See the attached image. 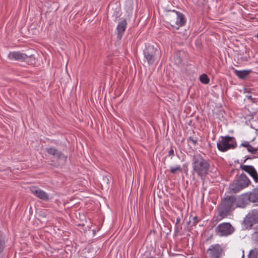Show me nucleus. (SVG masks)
<instances>
[{"instance_id": "nucleus-1", "label": "nucleus", "mask_w": 258, "mask_h": 258, "mask_svg": "<svg viewBox=\"0 0 258 258\" xmlns=\"http://www.w3.org/2000/svg\"><path fill=\"white\" fill-rule=\"evenodd\" d=\"M192 167L194 172L198 176L202 177L207 175L209 171L210 164L200 154L194 156L192 162Z\"/></svg>"}, {"instance_id": "nucleus-2", "label": "nucleus", "mask_w": 258, "mask_h": 258, "mask_svg": "<svg viewBox=\"0 0 258 258\" xmlns=\"http://www.w3.org/2000/svg\"><path fill=\"white\" fill-rule=\"evenodd\" d=\"M235 201L236 198L234 196H227L221 201L218 209L219 220L226 217L235 209Z\"/></svg>"}, {"instance_id": "nucleus-3", "label": "nucleus", "mask_w": 258, "mask_h": 258, "mask_svg": "<svg viewBox=\"0 0 258 258\" xmlns=\"http://www.w3.org/2000/svg\"><path fill=\"white\" fill-rule=\"evenodd\" d=\"M237 147L236 139L233 137L228 136H221L220 140L217 143V147L219 151L225 152L229 150L234 149Z\"/></svg>"}, {"instance_id": "nucleus-4", "label": "nucleus", "mask_w": 258, "mask_h": 258, "mask_svg": "<svg viewBox=\"0 0 258 258\" xmlns=\"http://www.w3.org/2000/svg\"><path fill=\"white\" fill-rule=\"evenodd\" d=\"M258 202V187L255 188L252 191L245 193L242 195L236 205L237 207L244 208L249 202L256 203Z\"/></svg>"}, {"instance_id": "nucleus-5", "label": "nucleus", "mask_w": 258, "mask_h": 258, "mask_svg": "<svg viewBox=\"0 0 258 258\" xmlns=\"http://www.w3.org/2000/svg\"><path fill=\"white\" fill-rule=\"evenodd\" d=\"M167 18L170 25L176 29L184 26L186 22L184 16L180 12L175 11H173V14L169 15Z\"/></svg>"}, {"instance_id": "nucleus-6", "label": "nucleus", "mask_w": 258, "mask_h": 258, "mask_svg": "<svg viewBox=\"0 0 258 258\" xmlns=\"http://www.w3.org/2000/svg\"><path fill=\"white\" fill-rule=\"evenodd\" d=\"M250 181L244 174H241L236 182L230 185V188L232 192L236 193L247 187Z\"/></svg>"}, {"instance_id": "nucleus-7", "label": "nucleus", "mask_w": 258, "mask_h": 258, "mask_svg": "<svg viewBox=\"0 0 258 258\" xmlns=\"http://www.w3.org/2000/svg\"><path fill=\"white\" fill-rule=\"evenodd\" d=\"M144 57L147 59L149 64H153L156 57L159 55L158 49L154 46L149 45L147 46L144 50Z\"/></svg>"}, {"instance_id": "nucleus-8", "label": "nucleus", "mask_w": 258, "mask_h": 258, "mask_svg": "<svg viewBox=\"0 0 258 258\" xmlns=\"http://www.w3.org/2000/svg\"><path fill=\"white\" fill-rule=\"evenodd\" d=\"M215 231L220 236H226L232 234L234 229L229 223L224 222L219 224L215 228Z\"/></svg>"}, {"instance_id": "nucleus-9", "label": "nucleus", "mask_w": 258, "mask_h": 258, "mask_svg": "<svg viewBox=\"0 0 258 258\" xmlns=\"http://www.w3.org/2000/svg\"><path fill=\"white\" fill-rule=\"evenodd\" d=\"M222 249L218 244L211 245L207 251V258H220L222 254Z\"/></svg>"}, {"instance_id": "nucleus-10", "label": "nucleus", "mask_w": 258, "mask_h": 258, "mask_svg": "<svg viewBox=\"0 0 258 258\" xmlns=\"http://www.w3.org/2000/svg\"><path fill=\"white\" fill-rule=\"evenodd\" d=\"M258 222V211L252 210L246 216L244 223L247 227H251L253 224Z\"/></svg>"}, {"instance_id": "nucleus-11", "label": "nucleus", "mask_w": 258, "mask_h": 258, "mask_svg": "<svg viewBox=\"0 0 258 258\" xmlns=\"http://www.w3.org/2000/svg\"><path fill=\"white\" fill-rule=\"evenodd\" d=\"M30 190L35 197L44 201H48L51 199L47 192L36 186L30 187Z\"/></svg>"}, {"instance_id": "nucleus-12", "label": "nucleus", "mask_w": 258, "mask_h": 258, "mask_svg": "<svg viewBox=\"0 0 258 258\" xmlns=\"http://www.w3.org/2000/svg\"><path fill=\"white\" fill-rule=\"evenodd\" d=\"M126 26L127 23L126 20L124 18L120 19L116 29L117 39L119 40L121 39Z\"/></svg>"}, {"instance_id": "nucleus-13", "label": "nucleus", "mask_w": 258, "mask_h": 258, "mask_svg": "<svg viewBox=\"0 0 258 258\" xmlns=\"http://www.w3.org/2000/svg\"><path fill=\"white\" fill-rule=\"evenodd\" d=\"M240 168L247 172L253 178L255 183L258 182V174L255 169L250 165H240Z\"/></svg>"}, {"instance_id": "nucleus-14", "label": "nucleus", "mask_w": 258, "mask_h": 258, "mask_svg": "<svg viewBox=\"0 0 258 258\" xmlns=\"http://www.w3.org/2000/svg\"><path fill=\"white\" fill-rule=\"evenodd\" d=\"M47 152L49 154L52 155L57 160L64 161L67 159V156H66L61 151H58L54 148L51 147L47 148Z\"/></svg>"}, {"instance_id": "nucleus-15", "label": "nucleus", "mask_w": 258, "mask_h": 258, "mask_svg": "<svg viewBox=\"0 0 258 258\" xmlns=\"http://www.w3.org/2000/svg\"><path fill=\"white\" fill-rule=\"evenodd\" d=\"M8 56L10 60L23 61L25 53L20 51H13L10 52Z\"/></svg>"}, {"instance_id": "nucleus-16", "label": "nucleus", "mask_w": 258, "mask_h": 258, "mask_svg": "<svg viewBox=\"0 0 258 258\" xmlns=\"http://www.w3.org/2000/svg\"><path fill=\"white\" fill-rule=\"evenodd\" d=\"M234 70V74L240 79H244L247 77L252 72L250 70H245L242 71H238L235 69Z\"/></svg>"}, {"instance_id": "nucleus-17", "label": "nucleus", "mask_w": 258, "mask_h": 258, "mask_svg": "<svg viewBox=\"0 0 258 258\" xmlns=\"http://www.w3.org/2000/svg\"><path fill=\"white\" fill-rule=\"evenodd\" d=\"M23 61L26 62L28 64L32 65L35 63V57L34 55H28L25 53Z\"/></svg>"}, {"instance_id": "nucleus-18", "label": "nucleus", "mask_w": 258, "mask_h": 258, "mask_svg": "<svg viewBox=\"0 0 258 258\" xmlns=\"http://www.w3.org/2000/svg\"><path fill=\"white\" fill-rule=\"evenodd\" d=\"M200 80L202 83L204 84H208L210 81L209 78L205 74H203L200 76Z\"/></svg>"}, {"instance_id": "nucleus-19", "label": "nucleus", "mask_w": 258, "mask_h": 258, "mask_svg": "<svg viewBox=\"0 0 258 258\" xmlns=\"http://www.w3.org/2000/svg\"><path fill=\"white\" fill-rule=\"evenodd\" d=\"M258 249L251 250L248 255V258H257Z\"/></svg>"}, {"instance_id": "nucleus-20", "label": "nucleus", "mask_w": 258, "mask_h": 258, "mask_svg": "<svg viewBox=\"0 0 258 258\" xmlns=\"http://www.w3.org/2000/svg\"><path fill=\"white\" fill-rule=\"evenodd\" d=\"M5 246V240L2 235H0V253H1Z\"/></svg>"}, {"instance_id": "nucleus-21", "label": "nucleus", "mask_w": 258, "mask_h": 258, "mask_svg": "<svg viewBox=\"0 0 258 258\" xmlns=\"http://www.w3.org/2000/svg\"><path fill=\"white\" fill-rule=\"evenodd\" d=\"M170 171L171 173L174 174L177 171H179L180 172L182 171V169L180 165H177L175 167H170Z\"/></svg>"}, {"instance_id": "nucleus-22", "label": "nucleus", "mask_w": 258, "mask_h": 258, "mask_svg": "<svg viewBox=\"0 0 258 258\" xmlns=\"http://www.w3.org/2000/svg\"><path fill=\"white\" fill-rule=\"evenodd\" d=\"M247 150L251 153H255L257 151L256 148L253 147L250 145L247 148Z\"/></svg>"}, {"instance_id": "nucleus-23", "label": "nucleus", "mask_w": 258, "mask_h": 258, "mask_svg": "<svg viewBox=\"0 0 258 258\" xmlns=\"http://www.w3.org/2000/svg\"><path fill=\"white\" fill-rule=\"evenodd\" d=\"M252 238L255 242L258 243V230L253 233Z\"/></svg>"}, {"instance_id": "nucleus-24", "label": "nucleus", "mask_w": 258, "mask_h": 258, "mask_svg": "<svg viewBox=\"0 0 258 258\" xmlns=\"http://www.w3.org/2000/svg\"><path fill=\"white\" fill-rule=\"evenodd\" d=\"M249 145V143L248 141H244L241 144L240 147H244L247 148Z\"/></svg>"}, {"instance_id": "nucleus-25", "label": "nucleus", "mask_w": 258, "mask_h": 258, "mask_svg": "<svg viewBox=\"0 0 258 258\" xmlns=\"http://www.w3.org/2000/svg\"><path fill=\"white\" fill-rule=\"evenodd\" d=\"M188 141L191 142L194 146H195L197 143V140L191 137L189 138V139H188Z\"/></svg>"}, {"instance_id": "nucleus-26", "label": "nucleus", "mask_w": 258, "mask_h": 258, "mask_svg": "<svg viewBox=\"0 0 258 258\" xmlns=\"http://www.w3.org/2000/svg\"><path fill=\"white\" fill-rule=\"evenodd\" d=\"M180 222V219L179 217L177 218L176 219V222L175 225V229L177 230L178 229V225L179 224Z\"/></svg>"}, {"instance_id": "nucleus-27", "label": "nucleus", "mask_w": 258, "mask_h": 258, "mask_svg": "<svg viewBox=\"0 0 258 258\" xmlns=\"http://www.w3.org/2000/svg\"><path fill=\"white\" fill-rule=\"evenodd\" d=\"M174 150L172 148H171V149L168 152V156H171V158L172 157V156L174 155Z\"/></svg>"}, {"instance_id": "nucleus-28", "label": "nucleus", "mask_w": 258, "mask_h": 258, "mask_svg": "<svg viewBox=\"0 0 258 258\" xmlns=\"http://www.w3.org/2000/svg\"><path fill=\"white\" fill-rule=\"evenodd\" d=\"M182 62V59L180 57H177L176 58V60H175V63H177L178 65L180 64Z\"/></svg>"}, {"instance_id": "nucleus-29", "label": "nucleus", "mask_w": 258, "mask_h": 258, "mask_svg": "<svg viewBox=\"0 0 258 258\" xmlns=\"http://www.w3.org/2000/svg\"><path fill=\"white\" fill-rule=\"evenodd\" d=\"M103 180L104 181H106L107 183H108V182L109 181V179L107 177H103Z\"/></svg>"}, {"instance_id": "nucleus-30", "label": "nucleus", "mask_w": 258, "mask_h": 258, "mask_svg": "<svg viewBox=\"0 0 258 258\" xmlns=\"http://www.w3.org/2000/svg\"><path fill=\"white\" fill-rule=\"evenodd\" d=\"M247 98L249 100H252V97L251 95L247 96Z\"/></svg>"}, {"instance_id": "nucleus-31", "label": "nucleus", "mask_w": 258, "mask_h": 258, "mask_svg": "<svg viewBox=\"0 0 258 258\" xmlns=\"http://www.w3.org/2000/svg\"><path fill=\"white\" fill-rule=\"evenodd\" d=\"M250 159V158L246 157V158H245V159L243 161V162H246V161L247 159Z\"/></svg>"}, {"instance_id": "nucleus-32", "label": "nucleus", "mask_w": 258, "mask_h": 258, "mask_svg": "<svg viewBox=\"0 0 258 258\" xmlns=\"http://www.w3.org/2000/svg\"><path fill=\"white\" fill-rule=\"evenodd\" d=\"M241 258H244V254H243Z\"/></svg>"}]
</instances>
